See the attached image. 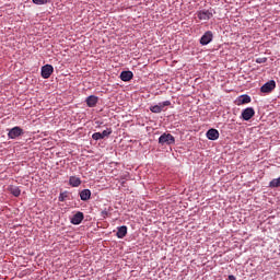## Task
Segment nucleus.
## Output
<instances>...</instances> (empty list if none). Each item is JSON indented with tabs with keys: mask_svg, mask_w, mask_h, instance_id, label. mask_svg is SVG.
I'll use <instances>...</instances> for the list:
<instances>
[{
	"mask_svg": "<svg viewBox=\"0 0 280 280\" xmlns=\"http://www.w3.org/2000/svg\"><path fill=\"white\" fill-rule=\"evenodd\" d=\"M211 40H213V32L207 31V32L201 36L199 43H200V45L205 46V45H209V43H211Z\"/></svg>",
	"mask_w": 280,
	"mask_h": 280,
	"instance_id": "nucleus-8",
	"label": "nucleus"
},
{
	"mask_svg": "<svg viewBox=\"0 0 280 280\" xmlns=\"http://www.w3.org/2000/svg\"><path fill=\"white\" fill-rule=\"evenodd\" d=\"M160 145H174L176 143V139L172 133H163L159 138Z\"/></svg>",
	"mask_w": 280,
	"mask_h": 280,
	"instance_id": "nucleus-1",
	"label": "nucleus"
},
{
	"mask_svg": "<svg viewBox=\"0 0 280 280\" xmlns=\"http://www.w3.org/2000/svg\"><path fill=\"white\" fill-rule=\"evenodd\" d=\"M69 185L71 187H80V185H82V179H80V177L70 176Z\"/></svg>",
	"mask_w": 280,
	"mask_h": 280,
	"instance_id": "nucleus-14",
	"label": "nucleus"
},
{
	"mask_svg": "<svg viewBox=\"0 0 280 280\" xmlns=\"http://www.w3.org/2000/svg\"><path fill=\"white\" fill-rule=\"evenodd\" d=\"M51 73H54V66L45 65L42 67V78H44V80H49V78H51Z\"/></svg>",
	"mask_w": 280,
	"mask_h": 280,
	"instance_id": "nucleus-6",
	"label": "nucleus"
},
{
	"mask_svg": "<svg viewBox=\"0 0 280 280\" xmlns=\"http://www.w3.org/2000/svg\"><path fill=\"white\" fill-rule=\"evenodd\" d=\"M132 78H135V74L132 73V71H122L120 73V80H122V82H130Z\"/></svg>",
	"mask_w": 280,
	"mask_h": 280,
	"instance_id": "nucleus-13",
	"label": "nucleus"
},
{
	"mask_svg": "<svg viewBox=\"0 0 280 280\" xmlns=\"http://www.w3.org/2000/svg\"><path fill=\"white\" fill-rule=\"evenodd\" d=\"M66 198H67V194L66 192H61L60 196H59L60 202H65Z\"/></svg>",
	"mask_w": 280,
	"mask_h": 280,
	"instance_id": "nucleus-22",
	"label": "nucleus"
},
{
	"mask_svg": "<svg viewBox=\"0 0 280 280\" xmlns=\"http://www.w3.org/2000/svg\"><path fill=\"white\" fill-rule=\"evenodd\" d=\"M150 110H151V113H155V114L162 113L161 107L159 105L151 106Z\"/></svg>",
	"mask_w": 280,
	"mask_h": 280,
	"instance_id": "nucleus-21",
	"label": "nucleus"
},
{
	"mask_svg": "<svg viewBox=\"0 0 280 280\" xmlns=\"http://www.w3.org/2000/svg\"><path fill=\"white\" fill-rule=\"evenodd\" d=\"M275 89H277V82H275V80H270L260 88V91L261 93H272Z\"/></svg>",
	"mask_w": 280,
	"mask_h": 280,
	"instance_id": "nucleus-3",
	"label": "nucleus"
},
{
	"mask_svg": "<svg viewBox=\"0 0 280 280\" xmlns=\"http://www.w3.org/2000/svg\"><path fill=\"white\" fill-rule=\"evenodd\" d=\"M126 235H128V226L121 225L117 228L116 236L118 237V240H124Z\"/></svg>",
	"mask_w": 280,
	"mask_h": 280,
	"instance_id": "nucleus-12",
	"label": "nucleus"
},
{
	"mask_svg": "<svg viewBox=\"0 0 280 280\" xmlns=\"http://www.w3.org/2000/svg\"><path fill=\"white\" fill-rule=\"evenodd\" d=\"M228 279H229V280H237V278H235V276H233V275H230V276L228 277Z\"/></svg>",
	"mask_w": 280,
	"mask_h": 280,
	"instance_id": "nucleus-24",
	"label": "nucleus"
},
{
	"mask_svg": "<svg viewBox=\"0 0 280 280\" xmlns=\"http://www.w3.org/2000/svg\"><path fill=\"white\" fill-rule=\"evenodd\" d=\"M80 198L81 200H83L84 202H86V200H91V190L89 189H83L80 192Z\"/></svg>",
	"mask_w": 280,
	"mask_h": 280,
	"instance_id": "nucleus-15",
	"label": "nucleus"
},
{
	"mask_svg": "<svg viewBox=\"0 0 280 280\" xmlns=\"http://www.w3.org/2000/svg\"><path fill=\"white\" fill-rule=\"evenodd\" d=\"M238 104H250V96H248V95H241L238 97Z\"/></svg>",
	"mask_w": 280,
	"mask_h": 280,
	"instance_id": "nucleus-16",
	"label": "nucleus"
},
{
	"mask_svg": "<svg viewBox=\"0 0 280 280\" xmlns=\"http://www.w3.org/2000/svg\"><path fill=\"white\" fill-rule=\"evenodd\" d=\"M35 5H45V3H49L50 0H32Z\"/></svg>",
	"mask_w": 280,
	"mask_h": 280,
	"instance_id": "nucleus-20",
	"label": "nucleus"
},
{
	"mask_svg": "<svg viewBox=\"0 0 280 280\" xmlns=\"http://www.w3.org/2000/svg\"><path fill=\"white\" fill-rule=\"evenodd\" d=\"M206 137L210 141H218V139H220V131H218V129H209Z\"/></svg>",
	"mask_w": 280,
	"mask_h": 280,
	"instance_id": "nucleus-9",
	"label": "nucleus"
},
{
	"mask_svg": "<svg viewBox=\"0 0 280 280\" xmlns=\"http://www.w3.org/2000/svg\"><path fill=\"white\" fill-rule=\"evenodd\" d=\"M98 101H100V98L95 95H90L85 100L86 105L89 106V108H95V106H97Z\"/></svg>",
	"mask_w": 280,
	"mask_h": 280,
	"instance_id": "nucleus-11",
	"label": "nucleus"
},
{
	"mask_svg": "<svg viewBox=\"0 0 280 280\" xmlns=\"http://www.w3.org/2000/svg\"><path fill=\"white\" fill-rule=\"evenodd\" d=\"M196 15L199 19V21H209L213 19V10L203 9V10L197 11Z\"/></svg>",
	"mask_w": 280,
	"mask_h": 280,
	"instance_id": "nucleus-2",
	"label": "nucleus"
},
{
	"mask_svg": "<svg viewBox=\"0 0 280 280\" xmlns=\"http://www.w3.org/2000/svg\"><path fill=\"white\" fill-rule=\"evenodd\" d=\"M11 194L15 196V198H19L21 196V189L16 186L11 187Z\"/></svg>",
	"mask_w": 280,
	"mask_h": 280,
	"instance_id": "nucleus-19",
	"label": "nucleus"
},
{
	"mask_svg": "<svg viewBox=\"0 0 280 280\" xmlns=\"http://www.w3.org/2000/svg\"><path fill=\"white\" fill-rule=\"evenodd\" d=\"M102 218H108V211L106 210L102 211Z\"/></svg>",
	"mask_w": 280,
	"mask_h": 280,
	"instance_id": "nucleus-23",
	"label": "nucleus"
},
{
	"mask_svg": "<svg viewBox=\"0 0 280 280\" xmlns=\"http://www.w3.org/2000/svg\"><path fill=\"white\" fill-rule=\"evenodd\" d=\"M256 62H258L259 65H261V62H266V59H257Z\"/></svg>",
	"mask_w": 280,
	"mask_h": 280,
	"instance_id": "nucleus-25",
	"label": "nucleus"
},
{
	"mask_svg": "<svg viewBox=\"0 0 280 280\" xmlns=\"http://www.w3.org/2000/svg\"><path fill=\"white\" fill-rule=\"evenodd\" d=\"M110 135H113V129H106L103 132L93 133L92 139H94V141H100L102 139H106V137H110Z\"/></svg>",
	"mask_w": 280,
	"mask_h": 280,
	"instance_id": "nucleus-4",
	"label": "nucleus"
},
{
	"mask_svg": "<svg viewBox=\"0 0 280 280\" xmlns=\"http://www.w3.org/2000/svg\"><path fill=\"white\" fill-rule=\"evenodd\" d=\"M158 106L160 107V110L163 113V110H165V107L172 106V102L164 101V102L159 103Z\"/></svg>",
	"mask_w": 280,
	"mask_h": 280,
	"instance_id": "nucleus-17",
	"label": "nucleus"
},
{
	"mask_svg": "<svg viewBox=\"0 0 280 280\" xmlns=\"http://www.w3.org/2000/svg\"><path fill=\"white\" fill-rule=\"evenodd\" d=\"M253 117H255V109L253 107H247L243 109L242 118L244 119V121H250Z\"/></svg>",
	"mask_w": 280,
	"mask_h": 280,
	"instance_id": "nucleus-7",
	"label": "nucleus"
},
{
	"mask_svg": "<svg viewBox=\"0 0 280 280\" xmlns=\"http://www.w3.org/2000/svg\"><path fill=\"white\" fill-rule=\"evenodd\" d=\"M269 187H271V188L280 187V177L273 178V179L269 183Z\"/></svg>",
	"mask_w": 280,
	"mask_h": 280,
	"instance_id": "nucleus-18",
	"label": "nucleus"
},
{
	"mask_svg": "<svg viewBox=\"0 0 280 280\" xmlns=\"http://www.w3.org/2000/svg\"><path fill=\"white\" fill-rule=\"evenodd\" d=\"M9 139H19V137H23V129L21 127H13L8 132Z\"/></svg>",
	"mask_w": 280,
	"mask_h": 280,
	"instance_id": "nucleus-5",
	"label": "nucleus"
},
{
	"mask_svg": "<svg viewBox=\"0 0 280 280\" xmlns=\"http://www.w3.org/2000/svg\"><path fill=\"white\" fill-rule=\"evenodd\" d=\"M84 220V213L83 212H77L70 220L71 224L78 225L82 224V221Z\"/></svg>",
	"mask_w": 280,
	"mask_h": 280,
	"instance_id": "nucleus-10",
	"label": "nucleus"
}]
</instances>
